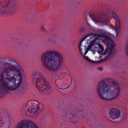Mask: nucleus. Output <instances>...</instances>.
<instances>
[{
    "instance_id": "nucleus-11",
    "label": "nucleus",
    "mask_w": 128,
    "mask_h": 128,
    "mask_svg": "<svg viewBox=\"0 0 128 128\" xmlns=\"http://www.w3.org/2000/svg\"><path fill=\"white\" fill-rule=\"evenodd\" d=\"M35 111V109L34 106H31L28 108V112H34Z\"/></svg>"
},
{
    "instance_id": "nucleus-8",
    "label": "nucleus",
    "mask_w": 128,
    "mask_h": 128,
    "mask_svg": "<svg viewBox=\"0 0 128 128\" xmlns=\"http://www.w3.org/2000/svg\"><path fill=\"white\" fill-rule=\"evenodd\" d=\"M112 13V17L113 18H114L116 20L115 21V25L116 28H115V30L116 31V35L117 36L120 30V19L119 17L116 15V14L112 12L111 13Z\"/></svg>"
},
{
    "instance_id": "nucleus-4",
    "label": "nucleus",
    "mask_w": 128,
    "mask_h": 128,
    "mask_svg": "<svg viewBox=\"0 0 128 128\" xmlns=\"http://www.w3.org/2000/svg\"><path fill=\"white\" fill-rule=\"evenodd\" d=\"M41 60L46 67L53 70H57L62 61L61 55L54 51H49L44 53L42 56Z\"/></svg>"
},
{
    "instance_id": "nucleus-7",
    "label": "nucleus",
    "mask_w": 128,
    "mask_h": 128,
    "mask_svg": "<svg viewBox=\"0 0 128 128\" xmlns=\"http://www.w3.org/2000/svg\"><path fill=\"white\" fill-rule=\"evenodd\" d=\"M90 36V35H86L85 36H84L82 39L81 40H80V42L79 43V49L80 51V52L81 54L83 56H84V58H85L87 60L90 61L91 62H92V61L88 57V56H85V55L86 54H87V53L88 52V49L87 48V49H85V52H84V54L82 52V49L81 48V46H82V42L85 39H86V38L88 37H89V36Z\"/></svg>"
},
{
    "instance_id": "nucleus-1",
    "label": "nucleus",
    "mask_w": 128,
    "mask_h": 128,
    "mask_svg": "<svg viewBox=\"0 0 128 128\" xmlns=\"http://www.w3.org/2000/svg\"><path fill=\"white\" fill-rule=\"evenodd\" d=\"M5 68L0 76V97L5 91L18 87L22 81L23 70L12 58H6L0 60Z\"/></svg>"
},
{
    "instance_id": "nucleus-5",
    "label": "nucleus",
    "mask_w": 128,
    "mask_h": 128,
    "mask_svg": "<svg viewBox=\"0 0 128 128\" xmlns=\"http://www.w3.org/2000/svg\"><path fill=\"white\" fill-rule=\"evenodd\" d=\"M15 128H38L35 124L30 120H24L18 122Z\"/></svg>"
},
{
    "instance_id": "nucleus-19",
    "label": "nucleus",
    "mask_w": 128,
    "mask_h": 128,
    "mask_svg": "<svg viewBox=\"0 0 128 128\" xmlns=\"http://www.w3.org/2000/svg\"><path fill=\"white\" fill-rule=\"evenodd\" d=\"M35 115H36V116H37L36 114H35Z\"/></svg>"
},
{
    "instance_id": "nucleus-6",
    "label": "nucleus",
    "mask_w": 128,
    "mask_h": 128,
    "mask_svg": "<svg viewBox=\"0 0 128 128\" xmlns=\"http://www.w3.org/2000/svg\"><path fill=\"white\" fill-rule=\"evenodd\" d=\"M40 76L39 73H37L34 74L33 75V80L34 82H35L36 86L40 90L42 91H47L50 89V87L49 86H47L45 84L43 85L42 83L41 82H36V80H38V78Z\"/></svg>"
},
{
    "instance_id": "nucleus-15",
    "label": "nucleus",
    "mask_w": 128,
    "mask_h": 128,
    "mask_svg": "<svg viewBox=\"0 0 128 128\" xmlns=\"http://www.w3.org/2000/svg\"><path fill=\"white\" fill-rule=\"evenodd\" d=\"M3 6H4V4L3 5L2 4V6H1V9H2L3 10H5L6 9V8H7L8 7V6H4V7Z\"/></svg>"
},
{
    "instance_id": "nucleus-13",
    "label": "nucleus",
    "mask_w": 128,
    "mask_h": 128,
    "mask_svg": "<svg viewBox=\"0 0 128 128\" xmlns=\"http://www.w3.org/2000/svg\"><path fill=\"white\" fill-rule=\"evenodd\" d=\"M37 108L39 110H42L43 109V106L42 104H39L37 106Z\"/></svg>"
},
{
    "instance_id": "nucleus-9",
    "label": "nucleus",
    "mask_w": 128,
    "mask_h": 128,
    "mask_svg": "<svg viewBox=\"0 0 128 128\" xmlns=\"http://www.w3.org/2000/svg\"><path fill=\"white\" fill-rule=\"evenodd\" d=\"M109 114L110 118L113 119H114L117 117L120 118V120L122 121L123 119L124 114L123 112H109Z\"/></svg>"
},
{
    "instance_id": "nucleus-3",
    "label": "nucleus",
    "mask_w": 128,
    "mask_h": 128,
    "mask_svg": "<svg viewBox=\"0 0 128 128\" xmlns=\"http://www.w3.org/2000/svg\"><path fill=\"white\" fill-rule=\"evenodd\" d=\"M88 35H90L89 36H92L90 37V38L91 40V41H90L89 40H87V43L88 44V46H92L95 44L98 46V49H97V52L99 54H101V52H102L104 50V48L102 45L101 44L98 43H95L94 44L95 42L98 40H107L108 43L107 44L108 48H107L106 50L104 51L103 55L107 54V56H110L114 52L115 50L114 49V46L113 42L112 39L109 38L108 37L106 36H105L100 34L99 36H95V35L89 34Z\"/></svg>"
},
{
    "instance_id": "nucleus-16",
    "label": "nucleus",
    "mask_w": 128,
    "mask_h": 128,
    "mask_svg": "<svg viewBox=\"0 0 128 128\" xmlns=\"http://www.w3.org/2000/svg\"><path fill=\"white\" fill-rule=\"evenodd\" d=\"M28 115H29L32 116L33 114H34V112H26Z\"/></svg>"
},
{
    "instance_id": "nucleus-10",
    "label": "nucleus",
    "mask_w": 128,
    "mask_h": 128,
    "mask_svg": "<svg viewBox=\"0 0 128 128\" xmlns=\"http://www.w3.org/2000/svg\"><path fill=\"white\" fill-rule=\"evenodd\" d=\"M89 16H90L91 18H92V19L93 21L95 23L96 22H101L106 24L109 21L108 19L107 20H104V19L102 18H101L100 16H97V17H96L95 18H92V17L90 16V14H89Z\"/></svg>"
},
{
    "instance_id": "nucleus-12",
    "label": "nucleus",
    "mask_w": 128,
    "mask_h": 128,
    "mask_svg": "<svg viewBox=\"0 0 128 128\" xmlns=\"http://www.w3.org/2000/svg\"><path fill=\"white\" fill-rule=\"evenodd\" d=\"M5 124L4 123L2 119L0 118V128H4Z\"/></svg>"
},
{
    "instance_id": "nucleus-17",
    "label": "nucleus",
    "mask_w": 128,
    "mask_h": 128,
    "mask_svg": "<svg viewBox=\"0 0 128 128\" xmlns=\"http://www.w3.org/2000/svg\"><path fill=\"white\" fill-rule=\"evenodd\" d=\"M98 69L100 70H102V67H99L98 68Z\"/></svg>"
},
{
    "instance_id": "nucleus-2",
    "label": "nucleus",
    "mask_w": 128,
    "mask_h": 128,
    "mask_svg": "<svg viewBox=\"0 0 128 128\" xmlns=\"http://www.w3.org/2000/svg\"><path fill=\"white\" fill-rule=\"evenodd\" d=\"M120 91L118 84L110 79H105L100 82L97 89L100 97L105 100L116 98L119 95Z\"/></svg>"
},
{
    "instance_id": "nucleus-18",
    "label": "nucleus",
    "mask_w": 128,
    "mask_h": 128,
    "mask_svg": "<svg viewBox=\"0 0 128 128\" xmlns=\"http://www.w3.org/2000/svg\"><path fill=\"white\" fill-rule=\"evenodd\" d=\"M5 12H6L4 11V12H2V13L3 14H5Z\"/></svg>"
},
{
    "instance_id": "nucleus-14",
    "label": "nucleus",
    "mask_w": 128,
    "mask_h": 128,
    "mask_svg": "<svg viewBox=\"0 0 128 128\" xmlns=\"http://www.w3.org/2000/svg\"><path fill=\"white\" fill-rule=\"evenodd\" d=\"M110 112H120L116 108H112Z\"/></svg>"
}]
</instances>
